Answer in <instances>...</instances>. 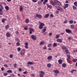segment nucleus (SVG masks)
Wrapping results in <instances>:
<instances>
[{
    "mask_svg": "<svg viewBox=\"0 0 77 77\" xmlns=\"http://www.w3.org/2000/svg\"><path fill=\"white\" fill-rule=\"evenodd\" d=\"M22 51L20 52V54L22 56H24L25 53V52H26V49H23L22 50ZM23 51H24V52H23Z\"/></svg>",
    "mask_w": 77,
    "mask_h": 77,
    "instance_id": "obj_4",
    "label": "nucleus"
},
{
    "mask_svg": "<svg viewBox=\"0 0 77 77\" xmlns=\"http://www.w3.org/2000/svg\"><path fill=\"white\" fill-rule=\"evenodd\" d=\"M7 75H8V73H4L3 74V75H4V76H6Z\"/></svg>",
    "mask_w": 77,
    "mask_h": 77,
    "instance_id": "obj_39",
    "label": "nucleus"
},
{
    "mask_svg": "<svg viewBox=\"0 0 77 77\" xmlns=\"http://www.w3.org/2000/svg\"><path fill=\"white\" fill-rule=\"evenodd\" d=\"M72 8L74 10H75V9H77V8H76V7L74 6H73Z\"/></svg>",
    "mask_w": 77,
    "mask_h": 77,
    "instance_id": "obj_40",
    "label": "nucleus"
},
{
    "mask_svg": "<svg viewBox=\"0 0 77 77\" xmlns=\"http://www.w3.org/2000/svg\"><path fill=\"white\" fill-rule=\"evenodd\" d=\"M6 36L7 37H11V34H10L9 32H7L6 33Z\"/></svg>",
    "mask_w": 77,
    "mask_h": 77,
    "instance_id": "obj_10",
    "label": "nucleus"
},
{
    "mask_svg": "<svg viewBox=\"0 0 77 77\" xmlns=\"http://www.w3.org/2000/svg\"><path fill=\"white\" fill-rule=\"evenodd\" d=\"M38 5H41L42 4V2H38Z\"/></svg>",
    "mask_w": 77,
    "mask_h": 77,
    "instance_id": "obj_49",
    "label": "nucleus"
},
{
    "mask_svg": "<svg viewBox=\"0 0 77 77\" xmlns=\"http://www.w3.org/2000/svg\"><path fill=\"white\" fill-rule=\"evenodd\" d=\"M31 37L33 40H35L36 39V36L35 35H32Z\"/></svg>",
    "mask_w": 77,
    "mask_h": 77,
    "instance_id": "obj_8",
    "label": "nucleus"
},
{
    "mask_svg": "<svg viewBox=\"0 0 77 77\" xmlns=\"http://www.w3.org/2000/svg\"><path fill=\"white\" fill-rule=\"evenodd\" d=\"M25 48H26V49H27V48H29V47H28V46H26V45H25Z\"/></svg>",
    "mask_w": 77,
    "mask_h": 77,
    "instance_id": "obj_56",
    "label": "nucleus"
},
{
    "mask_svg": "<svg viewBox=\"0 0 77 77\" xmlns=\"http://www.w3.org/2000/svg\"><path fill=\"white\" fill-rule=\"evenodd\" d=\"M0 8L1 9H3V7L2 6H0Z\"/></svg>",
    "mask_w": 77,
    "mask_h": 77,
    "instance_id": "obj_58",
    "label": "nucleus"
},
{
    "mask_svg": "<svg viewBox=\"0 0 77 77\" xmlns=\"http://www.w3.org/2000/svg\"><path fill=\"white\" fill-rule=\"evenodd\" d=\"M59 35H56V38L57 39L59 38Z\"/></svg>",
    "mask_w": 77,
    "mask_h": 77,
    "instance_id": "obj_44",
    "label": "nucleus"
},
{
    "mask_svg": "<svg viewBox=\"0 0 77 77\" xmlns=\"http://www.w3.org/2000/svg\"><path fill=\"white\" fill-rule=\"evenodd\" d=\"M54 2L57 5H58V6L61 5V2L59 1H58L57 0H55L54 1Z\"/></svg>",
    "mask_w": 77,
    "mask_h": 77,
    "instance_id": "obj_1",
    "label": "nucleus"
},
{
    "mask_svg": "<svg viewBox=\"0 0 77 77\" xmlns=\"http://www.w3.org/2000/svg\"><path fill=\"white\" fill-rule=\"evenodd\" d=\"M11 76H12V77H14L15 76V75L14 74H12L11 75Z\"/></svg>",
    "mask_w": 77,
    "mask_h": 77,
    "instance_id": "obj_51",
    "label": "nucleus"
},
{
    "mask_svg": "<svg viewBox=\"0 0 77 77\" xmlns=\"http://www.w3.org/2000/svg\"><path fill=\"white\" fill-rule=\"evenodd\" d=\"M25 45L26 46H28V43L26 42L25 43Z\"/></svg>",
    "mask_w": 77,
    "mask_h": 77,
    "instance_id": "obj_57",
    "label": "nucleus"
},
{
    "mask_svg": "<svg viewBox=\"0 0 77 77\" xmlns=\"http://www.w3.org/2000/svg\"><path fill=\"white\" fill-rule=\"evenodd\" d=\"M67 58L66 59V60L69 63V62H71V57H70V55H67Z\"/></svg>",
    "mask_w": 77,
    "mask_h": 77,
    "instance_id": "obj_3",
    "label": "nucleus"
},
{
    "mask_svg": "<svg viewBox=\"0 0 77 77\" xmlns=\"http://www.w3.org/2000/svg\"><path fill=\"white\" fill-rule=\"evenodd\" d=\"M54 72L56 74H59V70H56L54 71Z\"/></svg>",
    "mask_w": 77,
    "mask_h": 77,
    "instance_id": "obj_15",
    "label": "nucleus"
},
{
    "mask_svg": "<svg viewBox=\"0 0 77 77\" xmlns=\"http://www.w3.org/2000/svg\"><path fill=\"white\" fill-rule=\"evenodd\" d=\"M76 71V70H75L74 69H72L71 71V73H73V72H74V71Z\"/></svg>",
    "mask_w": 77,
    "mask_h": 77,
    "instance_id": "obj_30",
    "label": "nucleus"
},
{
    "mask_svg": "<svg viewBox=\"0 0 77 77\" xmlns=\"http://www.w3.org/2000/svg\"><path fill=\"white\" fill-rule=\"evenodd\" d=\"M62 48L63 50H65V49H67L66 48V47H65V46H62Z\"/></svg>",
    "mask_w": 77,
    "mask_h": 77,
    "instance_id": "obj_31",
    "label": "nucleus"
},
{
    "mask_svg": "<svg viewBox=\"0 0 77 77\" xmlns=\"http://www.w3.org/2000/svg\"><path fill=\"white\" fill-rule=\"evenodd\" d=\"M51 4L52 5V6H54V7H55V6H54L55 5V3H54V2H53L52 1H51Z\"/></svg>",
    "mask_w": 77,
    "mask_h": 77,
    "instance_id": "obj_13",
    "label": "nucleus"
},
{
    "mask_svg": "<svg viewBox=\"0 0 77 77\" xmlns=\"http://www.w3.org/2000/svg\"><path fill=\"white\" fill-rule=\"evenodd\" d=\"M17 50L18 51H21V48L20 47L17 48Z\"/></svg>",
    "mask_w": 77,
    "mask_h": 77,
    "instance_id": "obj_38",
    "label": "nucleus"
},
{
    "mask_svg": "<svg viewBox=\"0 0 77 77\" xmlns=\"http://www.w3.org/2000/svg\"><path fill=\"white\" fill-rule=\"evenodd\" d=\"M24 30H27L28 29L27 27H25L24 28Z\"/></svg>",
    "mask_w": 77,
    "mask_h": 77,
    "instance_id": "obj_59",
    "label": "nucleus"
},
{
    "mask_svg": "<svg viewBox=\"0 0 77 77\" xmlns=\"http://www.w3.org/2000/svg\"><path fill=\"white\" fill-rule=\"evenodd\" d=\"M49 17V14H46L44 16V18H47L48 17Z\"/></svg>",
    "mask_w": 77,
    "mask_h": 77,
    "instance_id": "obj_17",
    "label": "nucleus"
},
{
    "mask_svg": "<svg viewBox=\"0 0 77 77\" xmlns=\"http://www.w3.org/2000/svg\"><path fill=\"white\" fill-rule=\"evenodd\" d=\"M57 43H54L53 44V46L54 47H56V46H57Z\"/></svg>",
    "mask_w": 77,
    "mask_h": 77,
    "instance_id": "obj_25",
    "label": "nucleus"
},
{
    "mask_svg": "<svg viewBox=\"0 0 77 77\" xmlns=\"http://www.w3.org/2000/svg\"><path fill=\"white\" fill-rule=\"evenodd\" d=\"M43 49L44 50H45L46 49H47V47H46V46L45 45L44 47H43Z\"/></svg>",
    "mask_w": 77,
    "mask_h": 77,
    "instance_id": "obj_46",
    "label": "nucleus"
},
{
    "mask_svg": "<svg viewBox=\"0 0 77 77\" xmlns=\"http://www.w3.org/2000/svg\"><path fill=\"white\" fill-rule=\"evenodd\" d=\"M9 25H7L5 26V28L6 30H8L9 29Z\"/></svg>",
    "mask_w": 77,
    "mask_h": 77,
    "instance_id": "obj_24",
    "label": "nucleus"
},
{
    "mask_svg": "<svg viewBox=\"0 0 77 77\" xmlns=\"http://www.w3.org/2000/svg\"><path fill=\"white\" fill-rule=\"evenodd\" d=\"M36 17L38 18H39L40 19L42 18V15L41 14H37L36 15Z\"/></svg>",
    "mask_w": 77,
    "mask_h": 77,
    "instance_id": "obj_7",
    "label": "nucleus"
},
{
    "mask_svg": "<svg viewBox=\"0 0 77 77\" xmlns=\"http://www.w3.org/2000/svg\"><path fill=\"white\" fill-rule=\"evenodd\" d=\"M52 57L51 56H48L47 57V59L48 60H51L52 59Z\"/></svg>",
    "mask_w": 77,
    "mask_h": 77,
    "instance_id": "obj_12",
    "label": "nucleus"
},
{
    "mask_svg": "<svg viewBox=\"0 0 77 77\" xmlns=\"http://www.w3.org/2000/svg\"><path fill=\"white\" fill-rule=\"evenodd\" d=\"M46 27H45V28L43 29V32H45L46 31Z\"/></svg>",
    "mask_w": 77,
    "mask_h": 77,
    "instance_id": "obj_43",
    "label": "nucleus"
},
{
    "mask_svg": "<svg viewBox=\"0 0 77 77\" xmlns=\"http://www.w3.org/2000/svg\"><path fill=\"white\" fill-rule=\"evenodd\" d=\"M51 44H50L48 45V47H51Z\"/></svg>",
    "mask_w": 77,
    "mask_h": 77,
    "instance_id": "obj_52",
    "label": "nucleus"
},
{
    "mask_svg": "<svg viewBox=\"0 0 77 77\" xmlns=\"http://www.w3.org/2000/svg\"><path fill=\"white\" fill-rule=\"evenodd\" d=\"M69 22L70 24H72V23H73V21L72 20H69Z\"/></svg>",
    "mask_w": 77,
    "mask_h": 77,
    "instance_id": "obj_36",
    "label": "nucleus"
},
{
    "mask_svg": "<svg viewBox=\"0 0 77 77\" xmlns=\"http://www.w3.org/2000/svg\"><path fill=\"white\" fill-rule=\"evenodd\" d=\"M62 9L60 8H58L57 9L58 11H61Z\"/></svg>",
    "mask_w": 77,
    "mask_h": 77,
    "instance_id": "obj_42",
    "label": "nucleus"
},
{
    "mask_svg": "<svg viewBox=\"0 0 77 77\" xmlns=\"http://www.w3.org/2000/svg\"><path fill=\"white\" fill-rule=\"evenodd\" d=\"M29 30L30 31H31V32H34V29H32V28H29Z\"/></svg>",
    "mask_w": 77,
    "mask_h": 77,
    "instance_id": "obj_35",
    "label": "nucleus"
},
{
    "mask_svg": "<svg viewBox=\"0 0 77 77\" xmlns=\"http://www.w3.org/2000/svg\"><path fill=\"white\" fill-rule=\"evenodd\" d=\"M71 29H74V25H70Z\"/></svg>",
    "mask_w": 77,
    "mask_h": 77,
    "instance_id": "obj_27",
    "label": "nucleus"
},
{
    "mask_svg": "<svg viewBox=\"0 0 77 77\" xmlns=\"http://www.w3.org/2000/svg\"><path fill=\"white\" fill-rule=\"evenodd\" d=\"M25 22L26 23H29V20L28 19H26L25 20Z\"/></svg>",
    "mask_w": 77,
    "mask_h": 77,
    "instance_id": "obj_22",
    "label": "nucleus"
},
{
    "mask_svg": "<svg viewBox=\"0 0 77 77\" xmlns=\"http://www.w3.org/2000/svg\"><path fill=\"white\" fill-rule=\"evenodd\" d=\"M68 39H69V40H70L71 39V37H69V38H68Z\"/></svg>",
    "mask_w": 77,
    "mask_h": 77,
    "instance_id": "obj_60",
    "label": "nucleus"
},
{
    "mask_svg": "<svg viewBox=\"0 0 77 77\" xmlns=\"http://www.w3.org/2000/svg\"><path fill=\"white\" fill-rule=\"evenodd\" d=\"M47 66H48V67H51V64L50 63H48V64L47 65Z\"/></svg>",
    "mask_w": 77,
    "mask_h": 77,
    "instance_id": "obj_34",
    "label": "nucleus"
},
{
    "mask_svg": "<svg viewBox=\"0 0 77 77\" xmlns=\"http://www.w3.org/2000/svg\"><path fill=\"white\" fill-rule=\"evenodd\" d=\"M48 2V0H44V2H43V4L44 5H45L46 4V3Z\"/></svg>",
    "mask_w": 77,
    "mask_h": 77,
    "instance_id": "obj_19",
    "label": "nucleus"
},
{
    "mask_svg": "<svg viewBox=\"0 0 77 77\" xmlns=\"http://www.w3.org/2000/svg\"><path fill=\"white\" fill-rule=\"evenodd\" d=\"M45 26L44 23H41L38 27L39 29H43V26Z\"/></svg>",
    "mask_w": 77,
    "mask_h": 77,
    "instance_id": "obj_2",
    "label": "nucleus"
},
{
    "mask_svg": "<svg viewBox=\"0 0 77 77\" xmlns=\"http://www.w3.org/2000/svg\"><path fill=\"white\" fill-rule=\"evenodd\" d=\"M74 32L75 33H77V29H75L74 31Z\"/></svg>",
    "mask_w": 77,
    "mask_h": 77,
    "instance_id": "obj_63",
    "label": "nucleus"
},
{
    "mask_svg": "<svg viewBox=\"0 0 77 77\" xmlns=\"http://www.w3.org/2000/svg\"><path fill=\"white\" fill-rule=\"evenodd\" d=\"M68 4H66L64 5V9H66V8H67V7H68Z\"/></svg>",
    "mask_w": 77,
    "mask_h": 77,
    "instance_id": "obj_14",
    "label": "nucleus"
},
{
    "mask_svg": "<svg viewBox=\"0 0 77 77\" xmlns=\"http://www.w3.org/2000/svg\"><path fill=\"white\" fill-rule=\"evenodd\" d=\"M23 74H27V71L24 72H23Z\"/></svg>",
    "mask_w": 77,
    "mask_h": 77,
    "instance_id": "obj_55",
    "label": "nucleus"
},
{
    "mask_svg": "<svg viewBox=\"0 0 77 77\" xmlns=\"http://www.w3.org/2000/svg\"><path fill=\"white\" fill-rule=\"evenodd\" d=\"M20 43L19 42H17V43H16V45L17 46H18V45H20Z\"/></svg>",
    "mask_w": 77,
    "mask_h": 77,
    "instance_id": "obj_47",
    "label": "nucleus"
},
{
    "mask_svg": "<svg viewBox=\"0 0 77 77\" xmlns=\"http://www.w3.org/2000/svg\"><path fill=\"white\" fill-rule=\"evenodd\" d=\"M4 67H2V68H1V70H2V71H4Z\"/></svg>",
    "mask_w": 77,
    "mask_h": 77,
    "instance_id": "obj_61",
    "label": "nucleus"
},
{
    "mask_svg": "<svg viewBox=\"0 0 77 77\" xmlns=\"http://www.w3.org/2000/svg\"><path fill=\"white\" fill-rule=\"evenodd\" d=\"M19 10H20V12H22V11H23V6H20Z\"/></svg>",
    "mask_w": 77,
    "mask_h": 77,
    "instance_id": "obj_16",
    "label": "nucleus"
},
{
    "mask_svg": "<svg viewBox=\"0 0 77 77\" xmlns=\"http://www.w3.org/2000/svg\"><path fill=\"white\" fill-rule=\"evenodd\" d=\"M5 8L6 9V10H7V11H8L9 9V7L8 6H6L5 7Z\"/></svg>",
    "mask_w": 77,
    "mask_h": 77,
    "instance_id": "obj_23",
    "label": "nucleus"
},
{
    "mask_svg": "<svg viewBox=\"0 0 77 77\" xmlns=\"http://www.w3.org/2000/svg\"><path fill=\"white\" fill-rule=\"evenodd\" d=\"M50 17H53V14H51L50 15Z\"/></svg>",
    "mask_w": 77,
    "mask_h": 77,
    "instance_id": "obj_62",
    "label": "nucleus"
},
{
    "mask_svg": "<svg viewBox=\"0 0 77 77\" xmlns=\"http://www.w3.org/2000/svg\"><path fill=\"white\" fill-rule=\"evenodd\" d=\"M72 61L73 62H76L77 61V59H73L72 60Z\"/></svg>",
    "mask_w": 77,
    "mask_h": 77,
    "instance_id": "obj_26",
    "label": "nucleus"
},
{
    "mask_svg": "<svg viewBox=\"0 0 77 77\" xmlns=\"http://www.w3.org/2000/svg\"><path fill=\"white\" fill-rule=\"evenodd\" d=\"M40 73L41 74L39 75L40 77H44V72L42 71H40Z\"/></svg>",
    "mask_w": 77,
    "mask_h": 77,
    "instance_id": "obj_5",
    "label": "nucleus"
},
{
    "mask_svg": "<svg viewBox=\"0 0 77 77\" xmlns=\"http://www.w3.org/2000/svg\"><path fill=\"white\" fill-rule=\"evenodd\" d=\"M48 8H50V9H52V6L51 5H49L48 6Z\"/></svg>",
    "mask_w": 77,
    "mask_h": 77,
    "instance_id": "obj_33",
    "label": "nucleus"
},
{
    "mask_svg": "<svg viewBox=\"0 0 77 77\" xmlns=\"http://www.w3.org/2000/svg\"><path fill=\"white\" fill-rule=\"evenodd\" d=\"M65 51L66 54L69 53V51H68V49H65Z\"/></svg>",
    "mask_w": 77,
    "mask_h": 77,
    "instance_id": "obj_28",
    "label": "nucleus"
},
{
    "mask_svg": "<svg viewBox=\"0 0 77 77\" xmlns=\"http://www.w3.org/2000/svg\"><path fill=\"white\" fill-rule=\"evenodd\" d=\"M14 66L15 68H16L17 66V64L15 63L14 64Z\"/></svg>",
    "mask_w": 77,
    "mask_h": 77,
    "instance_id": "obj_29",
    "label": "nucleus"
},
{
    "mask_svg": "<svg viewBox=\"0 0 77 77\" xmlns=\"http://www.w3.org/2000/svg\"><path fill=\"white\" fill-rule=\"evenodd\" d=\"M68 22V20H66L65 21H64V23H67Z\"/></svg>",
    "mask_w": 77,
    "mask_h": 77,
    "instance_id": "obj_48",
    "label": "nucleus"
},
{
    "mask_svg": "<svg viewBox=\"0 0 77 77\" xmlns=\"http://www.w3.org/2000/svg\"><path fill=\"white\" fill-rule=\"evenodd\" d=\"M4 66H5V67H8V64H5L4 65Z\"/></svg>",
    "mask_w": 77,
    "mask_h": 77,
    "instance_id": "obj_45",
    "label": "nucleus"
},
{
    "mask_svg": "<svg viewBox=\"0 0 77 77\" xmlns=\"http://www.w3.org/2000/svg\"><path fill=\"white\" fill-rule=\"evenodd\" d=\"M6 20H7L6 19H5L3 18L2 19V23H5V21H6Z\"/></svg>",
    "mask_w": 77,
    "mask_h": 77,
    "instance_id": "obj_18",
    "label": "nucleus"
},
{
    "mask_svg": "<svg viewBox=\"0 0 77 77\" xmlns=\"http://www.w3.org/2000/svg\"><path fill=\"white\" fill-rule=\"evenodd\" d=\"M9 57H10V58H12V57H13V55H12V54H10V55Z\"/></svg>",
    "mask_w": 77,
    "mask_h": 77,
    "instance_id": "obj_41",
    "label": "nucleus"
},
{
    "mask_svg": "<svg viewBox=\"0 0 77 77\" xmlns=\"http://www.w3.org/2000/svg\"><path fill=\"white\" fill-rule=\"evenodd\" d=\"M65 31L67 33H72V31L70 29H66L65 30Z\"/></svg>",
    "mask_w": 77,
    "mask_h": 77,
    "instance_id": "obj_6",
    "label": "nucleus"
},
{
    "mask_svg": "<svg viewBox=\"0 0 77 77\" xmlns=\"http://www.w3.org/2000/svg\"><path fill=\"white\" fill-rule=\"evenodd\" d=\"M19 71H20V72H21V71H22V69L20 68L19 69Z\"/></svg>",
    "mask_w": 77,
    "mask_h": 77,
    "instance_id": "obj_54",
    "label": "nucleus"
},
{
    "mask_svg": "<svg viewBox=\"0 0 77 77\" xmlns=\"http://www.w3.org/2000/svg\"><path fill=\"white\" fill-rule=\"evenodd\" d=\"M58 63L59 64L61 65L62 64V63H63V61L61 59L59 60H58Z\"/></svg>",
    "mask_w": 77,
    "mask_h": 77,
    "instance_id": "obj_9",
    "label": "nucleus"
},
{
    "mask_svg": "<svg viewBox=\"0 0 77 77\" xmlns=\"http://www.w3.org/2000/svg\"><path fill=\"white\" fill-rule=\"evenodd\" d=\"M44 44V43L43 42H41L40 43V45H42V44Z\"/></svg>",
    "mask_w": 77,
    "mask_h": 77,
    "instance_id": "obj_53",
    "label": "nucleus"
},
{
    "mask_svg": "<svg viewBox=\"0 0 77 77\" xmlns=\"http://www.w3.org/2000/svg\"><path fill=\"white\" fill-rule=\"evenodd\" d=\"M74 4L75 5V6L76 7H77V2H75L74 3Z\"/></svg>",
    "mask_w": 77,
    "mask_h": 77,
    "instance_id": "obj_32",
    "label": "nucleus"
},
{
    "mask_svg": "<svg viewBox=\"0 0 77 77\" xmlns=\"http://www.w3.org/2000/svg\"><path fill=\"white\" fill-rule=\"evenodd\" d=\"M32 2L34 3H36L37 2V0H32Z\"/></svg>",
    "mask_w": 77,
    "mask_h": 77,
    "instance_id": "obj_50",
    "label": "nucleus"
},
{
    "mask_svg": "<svg viewBox=\"0 0 77 77\" xmlns=\"http://www.w3.org/2000/svg\"><path fill=\"white\" fill-rule=\"evenodd\" d=\"M15 33H16V34H19V32H18L17 31H16L15 32Z\"/></svg>",
    "mask_w": 77,
    "mask_h": 77,
    "instance_id": "obj_64",
    "label": "nucleus"
},
{
    "mask_svg": "<svg viewBox=\"0 0 77 77\" xmlns=\"http://www.w3.org/2000/svg\"><path fill=\"white\" fill-rule=\"evenodd\" d=\"M7 72L8 73H12V71L11 70H8L7 71Z\"/></svg>",
    "mask_w": 77,
    "mask_h": 77,
    "instance_id": "obj_20",
    "label": "nucleus"
},
{
    "mask_svg": "<svg viewBox=\"0 0 77 77\" xmlns=\"http://www.w3.org/2000/svg\"><path fill=\"white\" fill-rule=\"evenodd\" d=\"M33 62L29 61L27 63V65H33Z\"/></svg>",
    "mask_w": 77,
    "mask_h": 77,
    "instance_id": "obj_21",
    "label": "nucleus"
},
{
    "mask_svg": "<svg viewBox=\"0 0 77 77\" xmlns=\"http://www.w3.org/2000/svg\"><path fill=\"white\" fill-rule=\"evenodd\" d=\"M63 67H65L66 66V64L64 63L62 65Z\"/></svg>",
    "mask_w": 77,
    "mask_h": 77,
    "instance_id": "obj_37",
    "label": "nucleus"
},
{
    "mask_svg": "<svg viewBox=\"0 0 77 77\" xmlns=\"http://www.w3.org/2000/svg\"><path fill=\"white\" fill-rule=\"evenodd\" d=\"M57 42H60V43H62V40L60 39H58L57 40Z\"/></svg>",
    "mask_w": 77,
    "mask_h": 77,
    "instance_id": "obj_11",
    "label": "nucleus"
}]
</instances>
